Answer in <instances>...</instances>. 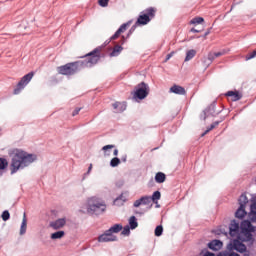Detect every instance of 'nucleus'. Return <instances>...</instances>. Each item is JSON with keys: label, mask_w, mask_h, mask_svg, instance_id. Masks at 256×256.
Wrapping results in <instances>:
<instances>
[{"label": "nucleus", "mask_w": 256, "mask_h": 256, "mask_svg": "<svg viewBox=\"0 0 256 256\" xmlns=\"http://www.w3.org/2000/svg\"><path fill=\"white\" fill-rule=\"evenodd\" d=\"M155 13H157V9L153 7H149L145 9L141 14L138 16L136 21V25H147L151 21V19L155 18Z\"/></svg>", "instance_id": "20e7f679"}, {"label": "nucleus", "mask_w": 256, "mask_h": 256, "mask_svg": "<svg viewBox=\"0 0 256 256\" xmlns=\"http://www.w3.org/2000/svg\"><path fill=\"white\" fill-rule=\"evenodd\" d=\"M245 215H247V211H245V206H243V205L239 206V208L235 212V217L237 219H243V217H245Z\"/></svg>", "instance_id": "412c9836"}, {"label": "nucleus", "mask_w": 256, "mask_h": 256, "mask_svg": "<svg viewBox=\"0 0 256 256\" xmlns=\"http://www.w3.org/2000/svg\"><path fill=\"white\" fill-rule=\"evenodd\" d=\"M121 235H124V236H129L131 235V228L129 227V225L125 226L121 232Z\"/></svg>", "instance_id": "58836bf2"}, {"label": "nucleus", "mask_w": 256, "mask_h": 256, "mask_svg": "<svg viewBox=\"0 0 256 256\" xmlns=\"http://www.w3.org/2000/svg\"><path fill=\"white\" fill-rule=\"evenodd\" d=\"M229 251H237L238 253H245L247 251V246L243 244V242L239 241V239H235L233 243L228 245Z\"/></svg>", "instance_id": "0eeeda50"}, {"label": "nucleus", "mask_w": 256, "mask_h": 256, "mask_svg": "<svg viewBox=\"0 0 256 256\" xmlns=\"http://www.w3.org/2000/svg\"><path fill=\"white\" fill-rule=\"evenodd\" d=\"M35 161H37V156L35 154H29L21 149H15L10 163L11 175H15L17 171H21L26 167H29V165H31V163H35Z\"/></svg>", "instance_id": "f03ea898"}, {"label": "nucleus", "mask_w": 256, "mask_h": 256, "mask_svg": "<svg viewBox=\"0 0 256 256\" xmlns=\"http://www.w3.org/2000/svg\"><path fill=\"white\" fill-rule=\"evenodd\" d=\"M1 217L3 221H9V219H11V214L9 213L8 210H5L2 212Z\"/></svg>", "instance_id": "e433bc0d"}, {"label": "nucleus", "mask_w": 256, "mask_h": 256, "mask_svg": "<svg viewBox=\"0 0 256 256\" xmlns=\"http://www.w3.org/2000/svg\"><path fill=\"white\" fill-rule=\"evenodd\" d=\"M131 26V21H128L124 24H122L118 30L111 36L110 40L115 41L116 39H119L121 33H125L127 31V27Z\"/></svg>", "instance_id": "9d476101"}, {"label": "nucleus", "mask_w": 256, "mask_h": 256, "mask_svg": "<svg viewBox=\"0 0 256 256\" xmlns=\"http://www.w3.org/2000/svg\"><path fill=\"white\" fill-rule=\"evenodd\" d=\"M3 175V173L0 172V177Z\"/></svg>", "instance_id": "052dcab7"}, {"label": "nucleus", "mask_w": 256, "mask_h": 256, "mask_svg": "<svg viewBox=\"0 0 256 256\" xmlns=\"http://www.w3.org/2000/svg\"><path fill=\"white\" fill-rule=\"evenodd\" d=\"M113 155H114V157H117V155H119V150L118 149H114Z\"/></svg>", "instance_id": "8fccbe9b"}, {"label": "nucleus", "mask_w": 256, "mask_h": 256, "mask_svg": "<svg viewBox=\"0 0 256 256\" xmlns=\"http://www.w3.org/2000/svg\"><path fill=\"white\" fill-rule=\"evenodd\" d=\"M166 180H167V175H165V173L163 172L156 173L155 175L156 183H165Z\"/></svg>", "instance_id": "4be33fe9"}, {"label": "nucleus", "mask_w": 256, "mask_h": 256, "mask_svg": "<svg viewBox=\"0 0 256 256\" xmlns=\"http://www.w3.org/2000/svg\"><path fill=\"white\" fill-rule=\"evenodd\" d=\"M121 161L123 163H127V154H124L122 157H121Z\"/></svg>", "instance_id": "de8ad7c7"}, {"label": "nucleus", "mask_w": 256, "mask_h": 256, "mask_svg": "<svg viewBox=\"0 0 256 256\" xmlns=\"http://www.w3.org/2000/svg\"><path fill=\"white\" fill-rule=\"evenodd\" d=\"M215 129V125L211 124L209 128L205 131V133H209V131H213Z\"/></svg>", "instance_id": "49530a36"}, {"label": "nucleus", "mask_w": 256, "mask_h": 256, "mask_svg": "<svg viewBox=\"0 0 256 256\" xmlns=\"http://www.w3.org/2000/svg\"><path fill=\"white\" fill-rule=\"evenodd\" d=\"M98 3L100 7H107V5H109V0H99Z\"/></svg>", "instance_id": "79ce46f5"}, {"label": "nucleus", "mask_w": 256, "mask_h": 256, "mask_svg": "<svg viewBox=\"0 0 256 256\" xmlns=\"http://www.w3.org/2000/svg\"><path fill=\"white\" fill-rule=\"evenodd\" d=\"M113 109L115 110L114 113H123L125 109H127V103L126 102H115L112 105Z\"/></svg>", "instance_id": "dca6fc26"}, {"label": "nucleus", "mask_w": 256, "mask_h": 256, "mask_svg": "<svg viewBox=\"0 0 256 256\" xmlns=\"http://www.w3.org/2000/svg\"><path fill=\"white\" fill-rule=\"evenodd\" d=\"M111 149H115V145L109 144L102 147V151H104V157H109V155H111Z\"/></svg>", "instance_id": "b1692460"}, {"label": "nucleus", "mask_w": 256, "mask_h": 256, "mask_svg": "<svg viewBox=\"0 0 256 256\" xmlns=\"http://www.w3.org/2000/svg\"><path fill=\"white\" fill-rule=\"evenodd\" d=\"M125 43V36H122V45Z\"/></svg>", "instance_id": "13d9d810"}, {"label": "nucleus", "mask_w": 256, "mask_h": 256, "mask_svg": "<svg viewBox=\"0 0 256 256\" xmlns=\"http://www.w3.org/2000/svg\"><path fill=\"white\" fill-rule=\"evenodd\" d=\"M196 55L197 51L195 49L188 50L186 52L185 61H191V59H193V57H195Z\"/></svg>", "instance_id": "c85d7f7f"}, {"label": "nucleus", "mask_w": 256, "mask_h": 256, "mask_svg": "<svg viewBox=\"0 0 256 256\" xmlns=\"http://www.w3.org/2000/svg\"><path fill=\"white\" fill-rule=\"evenodd\" d=\"M92 169H93V164H90L88 167V171H87V173H85V175H89V173H91Z\"/></svg>", "instance_id": "09e8293b"}, {"label": "nucleus", "mask_w": 256, "mask_h": 256, "mask_svg": "<svg viewBox=\"0 0 256 256\" xmlns=\"http://www.w3.org/2000/svg\"><path fill=\"white\" fill-rule=\"evenodd\" d=\"M211 29H212V28H209V29L205 32L204 37H207V35H209V34L211 33Z\"/></svg>", "instance_id": "603ef678"}, {"label": "nucleus", "mask_w": 256, "mask_h": 256, "mask_svg": "<svg viewBox=\"0 0 256 256\" xmlns=\"http://www.w3.org/2000/svg\"><path fill=\"white\" fill-rule=\"evenodd\" d=\"M67 223V219L65 218H59L56 221H52L50 222V227H52V229H62V227H65Z\"/></svg>", "instance_id": "4468645a"}, {"label": "nucleus", "mask_w": 256, "mask_h": 256, "mask_svg": "<svg viewBox=\"0 0 256 256\" xmlns=\"http://www.w3.org/2000/svg\"><path fill=\"white\" fill-rule=\"evenodd\" d=\"M174 54H175V52H171V53L167 54L165 61H169V59H171V57H173Z\"/></svg>", "instance_id": "c03bdc74"}, {"label": "nucleus", "mask_w": 256, "mask_h": 256, "mask_svg": "<svg viewBox=\"0 0 256 256\" xmlns=\"http://www.w3.org/2000/svg\"><path fill=\"white\" fill-rule=\"evenodd\" d=\"M155 236L156 237H161V235H163V226L162 225H158L156 228H155Z\"/></svg>", "instance_id": "c9c22d12"}, {"label": "nucleus", "mask_w": 256, "mask_h": 256, "mask_svg": "<svg viewBox=\"0 0 256 256\" xmlns=\"http://www.w3.org/2000/svg\"><path fill=\"white\" fill-rule=\"evenodd\" d=\"M205 19L203 17H195L190 21V25H201Z\"/></svg>", "instance_id": "2f4dec72"}, {"label": "nucleus", "mask_w": 256, "mask_h": 256, "mask_svg": "<svg viewBox=\"0 0 256 256\" xmlns=\"http://www.w3.org/2000/svg\"><path fill=\"white\" fill-rule=\"evenodd\" d=\"M137 29V25H133L130 30L128 31L127 37H131V35H133V33H135V30Z\"/></svg>", "instance_id": "a19ab883"}, {"label": "nucleus", "mask_w": 256, "mask_h": 256, "mask_svg": "<svg viewBox=\"0 0 256 256\" xmlns=\"http://www.w3.org/2000/svg\"><path fill=\"white\" fill-rule=\"evenodd\" d=\"M129 227L133 229H137L139 227V223L137 222V218L135 216H131L129 219Z\"/></svg>", "instance_id": "a878e982"}, {"label": "nucleus", "mask_w": 256, "mask_h": 256, "mask_svg": "<svg viewBox=\"0 0 256 256\" xmlns=\"http://www.w3.org/2000/svg\"><path fill=\"white\" fill-rule=\"evenodd\" d=\"M219 123H221V121H215L214 123H212V125H214V127H217V125H219Z\"/></svg>", "instance_id": "5fc2aeb1"}, {"label": "nucleus", "mask_w": 256, "mask_h": 256, "mask_svg": "<svg viewBox=\"0 0 256 256\" xmlns=\"http://www.w3.org/2000/svg\"><path fill=\"white\" fill-rule=\"evenodd\" d=\"M27 233V214H23L22 223L20 226V235H25Z\"/></svg>", "instance_id": "6ab92c4d"}, {"label": "nucleus", "mask_w": 256, "mask_h": 256, "mask_svg": "<svg viewBox=\"0 0 256 256\" xmlns=\"http://www.w3.org/2000/svg\"><path fill=\"white\" fill-rule=\"evenodd\" d=\"M205 135H207V133L204 132L202 133L201 137H205Z\"/></svg>", "instance_id": "bf43d9fd"}, {"label": "nucleus", "mask_w": 256, "mask_h": 256, "mask_svg": "<svg viewBox=\"0 0 256 256\" xmlns=\"http://www.w3.org/2000/svg\"><path fill=\"white\" fill-rule=\"evenodd\" d=\"M149 95V85L145 82H141L136 86V90L134 92V99H140V101H143V99H146V97Z\"/></svg>", "instance_id": "423d86ee"}, {"label": "nucleus", "mask_w": 256, "mask_h": 256, "mask_svg": "<svg viewBox=\"0 0 256 256\" xmlns=\"http://www.w3.org/2000/svg\"><path fill=\"white\" fill-rule=\"evenodd\" d=\"M51 239L55 240V239H63V237H65V231L60 230L57 232H54L51 234Z\"/></svg>", "instance_id": "bb28decb"}, {"label": "nucleus", "mask_w": 256, "mask_h": 256, "mask_svg": "<svg viewBox=\"0 0 256 256\" xmlns=\"http://www.w3.org/2000/svg\"><path fill=\"white\" fill-rule=\"evenodd\" d=\"M79 111H81V108H76V109L72 112V116L75 117V115H79Z\"/></svg>", "instance_id": "37998d69"}, {"label": "nucleus", "mask_w": 256, "mask_h": 256, "mask_svg": "<svg viewBox=\"0 0 256 256\" xmlns=\"http://www.w3.org/2000/svg\"><path fill=\"white\" fill-rule=\"evenodd\" d=\"M251 208H252V209H255V211H256V201L253 202V204L251 205Z\"/></svg>", "instance_id": "6e6d98bb"}, {"label": "nucleus", "mask_w": 256, "mask_h": 256, "mask_svg": "<svg viewBox=\"0 0 256 256\" xmlns=\"http://www.w3.org/2000/svg\"><path fill=\"white\" fill-rule=\"evenodd\" d=\"M87 211L91 215H103L107 211V204L101 198L93 196L87 201Z\"/></svg>", "instance_id": "7ed1b4c3"}, {"label": "nucleus", "mask_w": 256, "mask_h": 256, "mask_svg": "<svg viewBox=\"0 0 256 256\" xmlns=\"http://www.w3.org/2000/svg\"><path fill=\"white\" fill-rule=\"evenodd\" d=\"M190 31H191V33H200V31L195 28H192Z\"/></svg>", "instance_id": "864d4df0"}, {"label": "nucleus", "mask_w": 256, "mask_h": 256, "mask_svg": "<svg viewBox=\"0 0 256 256\" xmlns=\"http://www.w3.org/2000/svg\"><path fill=\"white\" fill-rule=\"evenodd\" d=\"M229 233L231 237H237V235H239V222H237V220L230 222Z\"/></svg>", "instance_id": "f8f14e48"}, {"label": "nucleus", "mask_w": 256, "mask_h": 256, "mask_svg": "<svg viewBox=\"0 0 256 256\" xmlns=\"http://www.w3.org/2000/svg\"><path fill=\"white\" fill-rule=\"evenodd\" d=\"M9 162L5 158H0V171L7 169Z\"/></svg>", "instance_id": "473e14b6"}, {"label": "nucleus", "mask_w": 256, "mask_h": 256, "mask_svg": "<svg viewBox=\"0 0 256 256\" xmlns=\"http://www.w3.org/2000/svg\"><path fill=\"white\" fill-rule=\"evenodd\" d=\"M121 51H123L121 45L114 46L112 52L110 53V57H118L121 54Z\"/></svg>", "instance_id": "5701e85b"}, {"label": "nucleus", "mask_w": 256, "mask_h": 256, "mask_svg": "<svg viewBox=\"0 0 256 256\" xmlns=\"http://www.w3.org/2000/svg\"><path fill=\"white\" fill-rule=\"evenodd\" d=\"M151 196H142L133 203V207H141V205H150Z\"/></svg>", "instance_id": "ddd939ff"}, {"label": "nucleus", "mask_w": 256, "mask_h": 256, "mask_svg": "<svg viewBox=\"0 0 256 256\" xmlns=\"http://www.w3.org/2000/svg\"><path fill=\"white\" fill-rule=\"evenodd\" d=\"M249 219L250 221H252V223H256V211L253 208H251V211L249 213Z\"/></svg>", "instance_id": "4c0bfd02"}, {"label": "nucleus", "mask_w": 256, "mask_h": 256, "mask_svg": "<svg viewBox=\"0 0 256 256\" xmlns=\"http://www.w3.org/2000/svg\"><path fill=\"white\" fill-rule=\"evenodd\" d=\"M218 256H239V254L232 252L231 250L229 251H222L218 254Z\"/></svg>", "instance_id": "f704fd0d"}, {"label": "nucleus", "mask_w": 256, "mask_h": 256, "mask_svg": "<svg viewBox=\"0 0 256 256\" xmlns=\"http://www.w3.org/2000/svg\"><path fill=\"white\" fill-rule=\"evenodd\" d=\"M226 97H232V101H240L243 95H241L238 91H228L226 93Z\"/></svg>", "instance_id": "a211bd4d"}, {"label": "nucleus", "mask_w": 256, "mask_h": 256, "mask_svg": "<svg viewBox=\"0 0 256 256\" xmlns=\"http://www.w3.org/2000/svg\"><path fill=\"white\" fill-rule=\"evenodd\" d=\"M125 202H127V196L123 193L114 200L115 205H123Z\"/></svg>", "instance_id": "393cba45"}, {"label": "nucleus", "mask_w": 256, "mask_h": 256, "mask_svg": "<svg viewBox=\"0 0 256 256\" xmlns=\"http://www.w3.org/2000/svg\"><path fill=\"white\" fill-rule=\"evenodd\" d=\"M34 76L35 72H29L28 74L24 75L14 89V95H19L21 91H23V88L27 87V85L31 83V79H33Z\"/></svg>", "instance_id": "39448f33"}, {"label": "nucleus", "mask_w": 256, "mask_h": 256, "mask_svg": "<svg viewBox=\"0 0 256 256\" xmlns=\"http://www.w3.org/2000/svg\"><path fill=\"white\" fill-rule=\"evenodd\" d=\"M203 256H215V254L212 252H206Z\"/></svg>", "instance_id": "3c124183"}, {"label": "nucleus", "mask_w": 256, "mask_h": 256, "mask_svg": "<svg viewBox=\"0 0 256 256\" xmlns=\"http://www.w3.org/2000/svg\"><path fill=\"white\" fill-rule=\"evenodd\" d=\"M170 93H175V95H186L187 91L185 90V88L183 86L173 85L170 88Z\"/></svg>", "instance_id": "f3484780"}, {"label": "nucleus", "mask_w": 256, "mask_h": 256, "mask_svg": "<svg viewBox=\"0 0 256 256\" xmlns=\"http://www.w3.org/2000/svg\"><path fill=\"white\" fill-rule=\"evenodd\" d=\"M109 43H111V38H110V40L105 42V45H109Z\"/></svg>", "instance_id": "4d7b16f0"}, {"label": "nucleus", "mask_w": 256, "mask_h": 256, "mask_svg": "<svg viewBox=\"0 0 256 256\" xmlns=\"http://www.w3.org/2000/svg\"><path fill=\"white\" fill-rule=\"evenodd\" d=\"M223 247V242L221 240H212L208 243V248L211 251H219Z\"/></svg>", "instance_id": "2eb2a0df"}, {"label": "nucleus", "mask_w": 256, "mask_h": 256, "mask_svg": "<svg viewBox=\"0 0 256 256\" xmlns=\"http://www.w3.org/2000/svg\"><path fill=\"white\" fill-rule=\"evenodd\" d=\"M121 165V159L114 157L110 160V167H119Z\"/></svg>", "instance_id": "7c9ffc66"}, {"label": "nucleus", "mask_w": 256, "mask_h": 256, "mask_svg": "<svg viewBox=\"0 0 256 256\" xmlns=\"http://www.w3.org/2000/svg\"><path fill=\"white\" fill-rule=\"evenodd\" d=\"M256 57V50H254L252 53L246 55V61H250V59H255Z\"/></svg>", "instance_id": "ea45409f"}, {"label": "nucleus", "mask_w": 256, "mask_h": 256, "mask_svg": "<svg viewBox=\"0 0 256 256\" xmlns=\"http://www.w3.org/2000/svg\"><path fill=\"white\" fill-rule=\"evenodd\" d=\"M85 57L86 58L82 61L71 62L58 67V73H60V75H75V73H79V71L85 69V67L91 68L93 65H97L101 59V49L95 48L93 51L86 54Z\"/></svg>", "instance_id": "f257e3e1"}, {"label": "nucleus", "mask_w": 256, "mask_h": 256, "mask_svg": "<svg viewBox=\"0 0 256 256\" xmlns=\"http://www.w3.org/2000/svg\"><path fill=\"white\" fill-rule=\"evenodd\" d=\"M239 206L245 207L247 203H249V198H247L246 194H242L238 200Z\"/></svg>", "instance_id": "cd10ccee"}, {"label": "nucleus", "mask_w": 256, "mask_h": 256, "mask_svg": "<svg viewBox=\"0 0 256 256\" xmlns=\"http://www.w3.org/2000/svg\"><path fill=\"white\" fill-rule=\"evenodd\" d=\"M217 102H213L210 104L205 110H204V121L207 119V117H217L219 113H221V110H216Z\"/></svg>", "instance_id": "6e6552de"}, {"label": "nucleus", "mask_w": 256, "mask_h": 256, "mask_svg": "<svg viewBox=\"0 0 256 256\" xmlns=\"http://www.w3.org/2000/svg\"><path fill=\"white\" fill-rule=\"evenodd\" d=\"M215 59H217L215 56V53L210 52L208 54L207 60H205L204 63H206L207 67H209V65H211L213 63V61H215Z\"/></svg>", "instance_id": "c756f323"}, {"label": "nucleus", "mask_w": 256, "mask_h": 256, "mask_svg": "<svg viewBox=\"0 0 256 256\" xmlns=\"http://www.w3.org/2000/svg\"><path fill=\"white\" fill-rule=\"evenodd\" d=\"M117 240V236L110 234L107 230L97 238L98 243H111Z\"/></svg>", "instance_id": "1a4fd4ad"}, {"label": "nucleus", "mask_w": 256, "mask_h": 256, "mask_svg": "<svg viewBox=\"0 0 256 256\" xmlns=\"http://www.w3.org/2000/svg\"><path fill=\"white\" fill-rule=\"evenodd\" d=\"M215 57H222V55H225V52H215L214 53Z\"/></svg>", "instance_id": "a18cd8bd"}, {"label": "nucleus", "mask_w": 256, "mask_h": 256, "mask_svg": "<svg viewBox=\"0 0 256 256\" xmlns=\"http://www.w3.org/2000/svg\"><path fill=\"white\" fill-rule=\"evenodd\" d=\"M106 231H108V233L110 235H113V233H120V231H123V225H121V224H114L112 227H110Z\"/></svg>", "instance_id": "aec40b11"}, {"label": "nucleus", "mask_w": 256, "mask_h": 256, "mask_svg": "<svg viewBox=\"0 0 256 256\" xmlns=\"http://www.w3.org/2000/svg\"><path fill=\"white\" fill-rule=\"evenodd\" d=\"M240 229H241L242 233H246L247 234L248 241H250V239H253V235L251 233H249V229H251V221L244 220L240 224Z\"/></svg>", "instance_id": "9b49d317"}, {"label": "nucleus", "mask_w": 256, "mask_h": 256, "mask_svg": "<svg viewBox=\"0 0 256 256\" xmlns=\"http://www.w3.org/2000/svg\"><path fill=\"white\" fill-rule=\"evenodd\" d=\"M151 201L155 203L156 201H159L161 199V192L160 191H155L152 196L150 197Z\"/></svg>", "instance_id": "72a5a7b5"}]
</instances>
